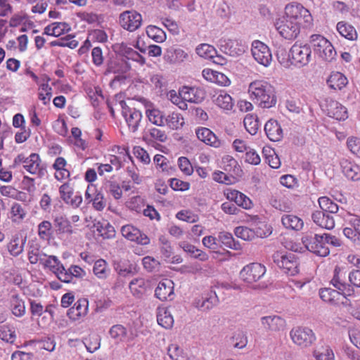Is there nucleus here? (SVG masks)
<instances>
[{
  "instance_id": "obj_1",
  "label": "nucleus",
  "mask_w": 360,
  "mask_h": 360,
  "mask_svg": "<svg viewBox=\"0 0 360 360\" xmlns=\"http://www.w3.org/2000/svg\"><path fill=\"white\" fill-rule=\"evenodd\" d=\"M310 12L298 3L285 6L284 15L277 20L276 28L285 39L293 40L297 37L302 28H308L312 24Z\"/></svg>"
},
{
  "instance_id": "obj_2",
  "label": "nucleus",
  "mask_w": 360,
  "mask_h": 360,
  "mask_svg": "<svg viewBox=\"0 0 360 360\" xmlns=\"http://www.w3.org/2000/svg\"><path fill=\"white\" fill-rule=\"evenodd\" d=\"M250 98L260 107L269 108L276 103L274 86L264 80H255L248 86Z\"/></svg>"
},
{
  "instance_id": "obj_3",
  "label": "nucleus",
  "mask_w": 360,
  "mask_h": 360,
  "mask_svg": "<svg viewBox=\"0 0 360 360\" xmlns=\"http://www.w3.org/2000/svg\"><path fill=\"white\" fill-rule=\"evenodd\" d=\"M15 167L22 165L23 168L30 174L42 176L45 173L41 158L39 154L33 153L26 157L23 154H19L13 160Z\"/></svg>"
},
{
  "instance_id": "obj_4",
  "label": "nucleus",
  "mask_w": 360,
  "mask_h": 360,
  "mask_svg": "<svg viewBox=\"0 0 360 360\" xmlns=\"http://www.w3.org/2000/svg\"><path fill=\"white\" fill-rule=\"evenodd\" d=\"M266 271L264 265L253 262L245 265L240 272V277L247 285L252 288L258 287L257 283L264 277Z\"/></svg>"
},
{
  "instance_id": "obj_5",
  "label": "nucleus",
  "mask_w": 360,
  "mask_h": 360,
  "mask_svg": "<svg viewBox=\"0 0 360 360\" xmlns=\"http://www.w3.org/2000/svg\"><path fill=\"white\" fill-rule=\"evenodd\" d=\"M314 52L326 62H332L337 55L332 44L324 37L319 34L311 36Z\"/></svg>"
},
{
  "instance_id": "obj_6",
  "label": "nucleus",
  "mask_w": 360,
  "mask_h": 360,
  "mask_svg": "<svg viewBox=\"0 0 360 360\" xmlns=\"http://www.w3.org/2000/svg\"><path fill=\"white\" fill-rule=\"evenodd\" d=\"M274 262L283 273L289 276H295L299 271V263L295 255L292 253L276 252L272 255Z\"/></svg>"
},
{
  "instance_id": "obj_7",
  "label": "nucleus",
  "mask_w": 360,
  "mask_h": 360,
  "mask_svg": "<svg viewBox=\"0 0 360 360\" xmlns=\"http://www.w3.org/2000/svg\"><path fill=\"white\" fill-rule=\"evenodd\" d=\"M302 241L309 251L319 257H326L329 255V248L326 245L322 235H306L302 237Z\"/></svg>"
},
{
  "instance_id": "obj_8",
  "label": "nucleus",
  "mask_w": 360,
  "mask_h": 360,
  "mask_svg": "<svg viewBox=\"0 0 360 360\" xmlns=\"http://www.w3.org/2000/svg\"><path fill=\"white\" fill-rule=\"evenodd\" d=\"M289 56L292 63L301 67L304 66L311 60V47L308 44L295 43L290 50Z\"/></svg>"
},
{
  "instance_id": "obj_9",
  "label": "nucleus",
  "mask_w": 360,
  "mask_h": 360,
  "mask_svg": "<svg viewBox=\"0 0 360 360\" xmlns=\"http://www.w3.org/2000/svg\"><path fill=\"white\" fill-rule=\"evenodd\" d=\"M60 198L63 202L73 209H77L82 203V196L80 192H75L70 183L63 184L58 188Z\"/></svg>"
},
{
  "instance_id": "obj_10",
  "label": "nucleus",
  "mask_w": 360,
  "mask_h": 360,
  "mask_svg": "<svg viewBox=\"0 0 360 360\" xmlns=\"http://www.w3.org/2000/svg\"><path fill=\"white\" fill-rule=\"evenodd\" d=\"M292 342L302 347H308L316 340L313 330L307 327H296L290 332Z\"/></svg>"
},
{
  "instance_id": "obj_11",
  "label": "nucleus",
  "mask_w": 360,
  "mask_h": 360,
  "mask_svg": "<svg viewBox=\"0 0 360 360\" xmlns=\"http://www.w3.org/2000/svg\"><path fill=\"white\" fill-rule=\"evenodd\" d=\"M251 53L254 59L260 65L268 67L272 60L270 49L264 43L255 40L252 43Z\"/></svg>"
},
{
  "instance_id": "obj_12",
  "label": "nucleus",
  "mask_w": 360,
  "mask_h": 360,
  "mask_svg": "<svg viewBox=\"0 0 360 360\" xmlns=\"http://www.w3.org/2000/svg\"><path fill=\"white\" fill-rule=\"evenodd\" d=\"M120 26L129 32H134L142 24V15L136 11H126L122 12L119 17Z\"/></svg>"
},
{
  "instance_id": "obj_13",
  "label": "nucleus",
  "mask_w": 360,
  "mask_h": 360,
  "mask_svg": "<svg viewBox=\"0 0 360 360\" xmlns=\"http://www.w3.org/2000/svg\"><path fill=\"white\" fill-rule=\"evenodd\" d=\"M122 108V114L124 117L129 130L132 132H136L142 120V114L141 111L136 108H129L127 105L124 101L119 103Z\"/></svg>"
},
{
  "instance_id": "obj_14",
  "label": "nucleus",
  "mask_w": 360,
  "mask_h": 360,
  "mask_svg": "<svg viewBox=\"0 0 360 360\" xmlns=\"http://www.w3.org/2000/svg\"><path fill=\"white\" fill-rule=\"evenodd\" d=\"M123 237L141 245H147L150 240L146 234L131 224H127L121 228Z\"/></svg>"
},
{
  "instance_id": "obj_15",
  "label": "nucleus",
  "mask_w": 360,
  "mask_h": 360,
  "mask_svg": "<svg viewBox=\"0 0 360 360\" xmlns=\"http://www.w3.org/2000/svg\"><path fill=\"white\" fill-rule=\"evenodd\" d=\"M87 203L92 202L94 208L97 211H102L106 206V200L103 194L98 191L94 184L88 185L84 194Z\"/></svg>"
},
{
  "instance_id": "obj_16",
  "label": "nucleus",
  "mask_w": 360,
  "mask_h": 360,
  "mask_svg": "<svg viewBox=\"0 0 360 360\" xmlns=\"http://www.w3.org/2000/svg\"><path fill=\"white\" fill-rule=\"evenodd\" d=\"M325 110L328 116L342 121L348 118L347 109L340 103L331 98L325 101Z\"/></svg>"
},
{
  "instance_id": "obj_17",
  "label": "nucleus",
  "mask_w": 360,
  "mask_h": 360,
  "mask_svg": "<svg viewBox=\"0 0 360 360\" xmlns=\"http://www.w3.org/2000/svg\"><path fill=\"white\" fill-rule=\"evenodd\" d=\"M196 53L201 58L210 60L216 64L222 65L224 58L217 54V51L213 46L208 44H201L195 49Z\"/></svg>"
},
{
  "instance_id": "obj_18",
  "label": "nucleus",
  "mask_w": 360,
  "mask_h": 360,
  "mask_svg": "<svg viewBox=\"0 0 360 360\" xmlns=\"http://www.w3.org/2000/svg\"><path fill=\"white\" fill-rule=\"evenodd\" d=\"M155 295L162 301L173 300L174 297L173 281L170 279H164L160 281L155 290Z\"/></svg>"
},
{
  "instance_id": "obj_19",
  "label": "nucleus",
  "mask_w": 360,
  "mask_h": 360,
  "mask_svg": "<svg viewBox=\"0 0 360 360\" xmlns=\"http://www.w3.org/2000/svg\"><path fill=\"white\" fill-rule=\"evenodd\" d=\"M224 194L229 200L234 202L237 205L245 210H249L252 206V200L238 191L228 188L224 191Z\"/></svg>"
},
{
  "instance_id": "obj_20",
  "label": "nucleus",
  "mask_w": 360,
  "mask_h": 360,
  "mask_svg": "<svg viewBox=\"0 0 360 360\" xmlns=\"http://www.w3.org/2000/svg\"><path fill=\"white\" fill-rule=\"evenodd\" d=\"M180 96L183 98L185 103H198L204 99L205 93L201 89L184 86L180 89Z\"/></svg>"
},
{
  "instance_id": "obj_21",
  "label": "nucleus",
  "mask_w": 360,
  "mask_h": 360,
  "mask_svg": "<svg viewBox=\"0 0 360 360\" xmlns=\"http://www.w3.org/2000/svg\"><path fill=\"white\" fill-rule=\"evenodd\" d=\"M261 324L266 330L277 332L284 330L285 321L279 316L270 315L262 317Z\"/></svg>"
},
{
  "instance_id": "obj_22",
  "label": "nucleus",
  "mask_w": 360,
  "mask_h": 360,
  "mask_svg": "<svg viewBox=\"0 0 360 360\" xmlns=\"http://www.w3.org/2000/svg\"><path fill=\"white\" fill-rule=\"evenodd\" d=\"M212 98L213 103L223 110H231L234 105L232 97L224 90L216 91Z\"/></svg>"
},
{
  "instance_id": "obj_23",
  "label": "nucleus",
  "mask_w": 360,
  "mask_h": 360,
  "mask_svg": "<svg viewBox=\"0 0 360 360\" xmlns=\"http://www.w3.org/2000/svg\"><path fill=\"white\" fill-rule=\"evenodd\" d=\"M264 131L266 136L271 141H279L283 136L281 126L276 120H268L264 125Z\"/></svg>"
},
{
  "instance_id": "obj_24",
  "label": "nucleus",
  "mask_w": 360,
  "mask_h": 360,
  "mask_svg": "<svg viewBox=\"0 0 360 360\" xmlns=\"http://www.w3.org/2000/svg\"><path fill=\"white\" fill-rule=\"evenodd\" d=\"M311 219L314 223L322 228L331 230L335 227V220L333 217L327 214L323 211H315L311 214Z\"/></svg>"
},
{
  "instance_id": "obj_25",
  "label": "nucleus",
  "mask_w": 360,
  "mask_h": 360,
  "mask_svg": "<svg viewBox=\"0 0 360 360\" xmlns=\"http://www.w3.org/2000/svg\"><path fill=\"white\" fill-rule=\"evenodd\" d=\"M89 302L86 299H79L68 312V316L72 320L77 321L85 316L88 312Z\"/></svg>"
},
{
  "instance_id": "obj_26",
  "label": "nucleus",
  "mask_w": 360,
  "mask_h": 360,
  "mask_svg": "<svg viewBox=\"0 0 360 360\" xmlns=\"http://www.w3.org/2000/svg\"><path fill=\"white\" fill-rule=\"evenodd\" d=\"M195 134L198 139L205 144L214 148L221 146V141L210 129L206 127L198 128L195 130Z\"/></svg>"
},
{
  "instance_id": "obj_27",
  "label": "nucleus",
  "mask_w": 360,
  "mask_h": 360,
  "mask_svg": "<svg viewBox=\"0 0 360 360\" xmlns=\"http://www.w3.org/2000/svg\"><path fill=\"white\" fill-rule=\"evenodd\" d=\"M321 299L332 305H338L342 302L345 296L338 290L330 288H321L319 290Z\"/></svg>"
},
{
  "instance_id": "obj_28",
  "label": "nucleus",
  "mask_w": 360,
  "mask_h": 360,
  "mask_svg": "<svg viewBox=\"0 0 360 360\" xmlns=\"http://www.w3.org/2000/svg\"><path fill=\"white\" fill-rule=\"evenodd\" d=\"M342 172L345 176L352 181L360 180V167L358 165L347 159L340 161Z\"/></svg>"
},
{
  "instance_id": "obj_29",
  "label": "nucleus",
  "mask_w": 360,
  "mask_h": 360,
  "mask_svg": "<svg viewBox=\"0 0 360 360\" xmlns=\"http://www.w3.org/2000/svg\"><path fill=\"white\" fill-rule=\"evenodd\" d=\"M85 274V271L80 266L72 265L68 269L64 268V271L59 273V280L64 283H70L73 278H82Z\"/></svg>"
},
{
  "instance_id": "obj_30",
  "label": "nucleus",
  "mask_w": 360,
  "mask_h": 360,
  "mask_svg": "<svg viewBox=\"0 0 360 360\" xmlns=\"http://www.w3.org/2000/svg\"><path fill=\"white\" fill-rule=\"evenodd\" d=\"M329 88L334 90H341L348 83L347 78L340 72H332L327 79Z\"/></svg>"
},
{
  "instance_id": "obj_31",
  "label": "nucleus",
  "mask_w": 360,
  "mask_h": 360,
  "mask_svg": "<svg viewBox=\"0 0 360 360\" xmlns=\"http://www.w3.org/2000/svg\"><path fill=\"white\" fill-rule=\"evenodd\" d=\"M70 30V27L68 23L56 22L45 27L44 34L58 37L68 32Z\"/></svg>"
},
{
  "instance_id": "obj_32",
  "label": "nucleus",
  "mask_w": 360,
  "mask_h": 360,
  "mask_svg": "<svg viewBox=\"0 0 360 360\" xmlns=\"http://www.w3.org/2000/svg\"><path fill=\"white\" fill-rule=\"evenodd\" d=\"M224 51L231 56H238L242 55L246 49V46L240 44L238 41L228 39L224 41V44L221 45Z\"/></svg>"
},
{
  "instance_id": "obj_33",
  "label": "nucleus",
  "mask_w": 360,
  "mask_h": 360,
  "mask_svg": "<svg viewBox=\"0 0 360 360\" xmlns=\"http://www.w3.org/2000/svg\"><path fill=\"white\" fill-rule=\"evenodd\" d=\"M281 222L285 228L294 231H300L304 226L303 220L294 214L283 215Z\"/></svg>"
},
{
  "instance_id": "obj_34",
  "label": "nucleus",
  "mask_w": 360,
  "mask_h": 360,
  "mask_svg": "<svg viewBox=\"0 0 360 360\" xmlns=\"http://www.w3.org/2000/svg\"><path fill=\"white\" fill-rule=\"evenodd\" d=\"M41 264L51 270L58 279L60 276L59 273L64 271L63 265L56 256H47L44 254Z\"/></svg>"
},
{
  "instance_id": "obj_35",
  "label": "nucleus",
  "mask_w": 360,
  "mask_h": 360,
  "mask_svg": "<svg viewBox=\"0 0 360 360\" xmlns=\"http://www.w3.org/2000/svg\"><path fill=\"white\" fill-rule=\"evenodd\" d=\"M179 246L187 253L190 254L193 257L198 259L202 262H205L209 259L208 255L202 250L198 249L194 245L182 241L179 243Z\"/></svg>"
},
{
  "instance_id": "obj_36",
  "label": "nucleus",
  "mask_w": 360,
  "mask_h": 360,
  "mask_svg": "<svg viewBox=\"0 0 360 360\" xmlns=\"http://www.w3.org/2000/svg\"><path fill=\"white\" fill-rule=\"evenodd\" d=\"M336 29L338 33L347 39L355 40L357 39V32L355 28L347 22H338Z\"/></svg>"
},
{
  "instance_id": "obj_37",
  "label": "nucleus",
  "mask_w": 360,
  "mask_h": 360,
  "mask_svg": "<svg viewBox=\"0 0 360 360\" xmlns=\"http://www.w3.org/2000/svg\"><path fill=\"white\" fill-rule=\"evenodd\" d=\"M188 53L180 48H170L167 49L165 58L171 63L184 62L188 58Z\"/></svg>"
},
{
  "instance_id": "obj_38",
  "label": "nucleus",
  "mask_w": 360,
  "mask_h": 360,
  "mask_svg": "<svg viewBox=\"0 0 360 360\" xmlns=\"http://www.w3.org/2000/svg\"><path fill=\"white\" fill-rule=\"evenodd\" d=\"M165 126H167L172 130L181 129L184 124L183 116L176 112H172L166 117H165Z\"/></svg>"
},
{
  "instance_id": "obj_39",
  "label": "nucleus",
  "mask_w": 360,
  "mask_h": 360,
  "mask_svg": "<svg viewBox=\"0 0 360 360\" xmlns=\"http://www.w3.org/2000/svg\"><path fill=\"white\" fill-rule=\"evenodd\" d=\"M157 321L165 328H170L174 324V319L170 311L164 307L158 309Z\"/></svg>"
},
{
  "instance_id": "obj_40",
  "label": "nucleus",
  "mask_w": 360,
  "mask_h": 360,
  "mask_svg": "<svg viewBox=\"0 0 360 360\" xmlns=\"http://www.w3.org/2000/svg\"><path fill=\"white\" fill-rule=\"evenodd\" d=\"M93 272L98 278L106 279L110 275V269L105 260L99 259L94 262Z\"/></svg>"
},
{
  "instance_id": "obj_41",
  "label": "nucleus",
  "mask_w": 360,
  "mask_h": 360,
  "mask_svg": "<svg viewBox=\"0 0 360 360\" xmlns=\"http://www.w3.org/2000/svg\"><path fill=\"white\" fill-rule=\"evenodd\" d=\"M120 51L128 59L137 62L143 65L146 63V59L139 53L128 46L126 44H120Z\"/></svg>"
},
{
  "instance_id": "obj_42",
  "label": "nucleus",
  "mask_w": 360,
  "mask_h": 360,
  "mask_svg": "<svg viewBox=\"0 0 360 360\" xmlns=\"http://www.w3.org/2000/svg\"><path fill=\"white\" fill-rule=\"evenodd\" d=\"M11 310L16 317H22L25 314V302L17 295H13L11 297Z\"/></svg>"
},
{
  "instance_id": "obj_43",
  "label": "nucleus",
  "mask_w": 360,
  "mask_h": 360,
  "mask_svg": "<svg viewBox=\"0 0 360 360\" xmlns=\"http://www.w3.org/2000/svg\"><path fill=\"white\" fill-rule=\"evenodd\" d=\"M146 114L148 120L152 124L158 127L165 126V115L164 112L159 109L155 108L147 109Z\"/></svg>"
},
{
  "instance_id": "obj_44",
  "label": "nucleus",
  "mask_w": 360,
  "mask_h": 360,
  "mask_svg": "<svg viewBox=\"0 0 360 360\" xmlns=\"http://www.w3.org/2000/svg\"><path fill=\"white\" fill-rule=\"evenodd\" d=\"M218 239L226 248L236 250L241 249L240 244L235 240L231 233L226 231L220 232L218 235Z\"/></svg>"
},
{
  "instance_id": "obj_45",
  "label": "nucleus",
  "mask_w": 360,
  "mask_h": 360,
  "mask_svg": "<svg viewBox=\"0 0 360 360\" xmlns=\"http://www.w3.org/2000/svg\"><path fill=\"white\" fill-rule=\"evenodd\" d=\"M54 225L56 228V231L60 233H68L71 235L74 233L70 221L64 217L60 216L56 217L54 219Z\"/></svg>"
},
{
  "instance_id": "obj_46",
  "label": "nucleus",
  "mask_w": 360,
  "mask_h": 360,
  "mask_svg": "<svg viewBox=\"0 0 360 360\" xmlns=\"http://www.w3.org/2000/svg\"><path fill=\"white\" fill-rule=\"evenodd\" d=\"M131 292L138 297H141L146 290V282L143 278H136L129 283Z\"/></svg>"
},
{
  "instance_id": "obj_47",
  "label": "nucleus",
  "mask_w": 360,
  "mask_h": 360,
  "mask_svg": "<svg viewBox=\"0 0 360 360\" xmlns=\"http://www.w3.org/2000/svg\"><path fill=\"white\" fill-rule=\"evenodd\" d=\"M215 297H206L195 298L193 302V305L199 310L208 311L213 308L215 304Z\"/></svg>"
},
{
  "instance_id": "obj_48",
  "label": "nucleus",
  "mask_w": 360,
  "mask_h": 360,
  "mask_svg": "<svg viewBox=\"0 0 360 360\" xmlns=\"http://www.w3.org/2000/svg\"><path fill=\"white\" fill-rule=\"evenodd\" d=\"M271 205L278 210L288 212L292 210L291 202L285 196H275L271 199Z\"/></svg>"
},
{
  "instance_id": "obj_49",
  "label": "nucleus",
  "mask_w": 360,
  "mask_h": 360,
  "mask_svg": "<svg viewBox=\"0 0 360 360\" xmlns=\"http://www.w3.org/2000/svg\"><path fill=\"white\" fill-rule=\"evenodd\" d=\"M146 32L148 37L157 43H162L166 40L167 36L165 32L155 25H148L146 27Z\"/></svg>"
},
{
  "instance_id": "obj_50",
  "label": "nucleus",
  "mask_w": 360,
  "mask_h": 360,
  "mask_svg": "<svg viewBox=\"0 0 360 360\" xmlns=\"http://www.w3.org/2000/svg\"><path fill=\"white\" fill-rule=\"evenodd\" d=\"M53 94V89L46 83H43L39 89L38 98L45 105L50 103Z\"/></svg>"
},
{
  "instance_id": "obj_51",
  "label": "nucleus",
  "mask_w": 360,
  "mask_h": 360,
  "mask_svg": "<svg viewBox=\"0 0 360 360\" xmlns=\"http://www.w3.org/2000/svg\"><path fill=\"white\" fill-rule=\"evenodd\" d=\"M221 165L223 168L227 172L238 174L240 171L236 160L229 155H226L222 158Z\"/></svg>"
},
{
  "instance_id": "obj_52",
  "label": "nucleus",
  "mask_w": 360,
  "mask_h": 360,
  "mask_svg": "<svg viewBox=\"0 0 360 360\" xmlns=\"http://www.w3.org/2000/svg\"><path fill=\"white\" fill-rule=\"evenodd\" d=\"M320 208L323 212L330 213L338 212L339 207L338 205L334 202L331 199L326 196L320 197L318 200Z\"/></svg>"
},
{
  "instance_id": "obj_53",
  "label": "nucleus",
  "mask_w": 360,
  "mask_h": 360,
  "mask_svg": "<svg viewBox=\"0 0 360 360\" xmlns=\"http://www.w3.org/2000/svg\"><path fill=\"white\" fill-rule=\"evenodd\" d=\"M26 216V211L18 202H14L11 207V219L15 223H20Z\"/></svg>"
},
{
  "instance_id": "obj_54",
  "label": "nucleus",
  "mask_w": 360,
  "mask_h": 360,
  "mask_svg": "<svg viewBox=\"0 0 360 360\" xmlns=\"http://www.w3.org/2000/svg\"><path fill=\"white\" fill-rule=\"evenodd\" d=\"M235 235L244 240H252L258 236L252 229L247 226H238L235 229Z\"/></svg>"
},
{
  "instance_id": "obj_55",
  "label": "nucleus",
  "mask_w": 360,
  "mask_h": 360,
  "mask_svg": "<svg viewBox=\"0 0 360 360\" xmlns=\"http://www.w3.org/2000/svg\"><path fill=\"white\" fill-rule=\"evenodd\" d=\"M244 127L246 131L251 135L257 134L259 128L257 118L252 115H248L243 120Z\"/></svg>"
},
{
  "instance_id": "obj_56",
  "label": "nucleus",
  "mask_w": 360,
  "mask_h": 360,
  "mask_svg": "<svg viewBox=\"0 0 360 360\" xmlns=\"http://www.w3.org/2000/svg\"><path fill=\"white\" fill-rule=\"evenodd\" d=\"M96 229L99 235L103 238H112L115 235L114 227L107 221L98 223Z\"/></svg>"
},
{
  "instance_id": "obj_57",
  "label": "nucleus",
  "mask_w": 360,
  "mask_h": 360,
  "mask_svg": "<svg viewBox=\"0 0 360 360\" xmlns=\"http://www.w3.org/2000/svg\"><path fill=\"white\" fill-rule=\"evenodd\" d=\"M344 278L345 276H342L340 268L336 266L334 269V275L330 282L338 290L344 291L346 288Z\"/></svg>"
},
{
  "instance_id": "obj_58",
  "label": "nucleus",
  "mask_w": 360,
  "mask_h": 360,
  "mask_svg": "<svg viewBox=\"0 0 360 360\" xmlns=\"http://www.w3.org/2000/svg\"><path fill=\"white\" fill-rule=\"evenodd\" d=\"M167 96L168 99L174 105H177L181 110H186L188 106L181 96H180V90L177 93L175 90H170Z\"/></svg>"
},
{
  "instance_id": "obj_59",
  "label": "nucleus",
  "mask_w": 360,
  "mask_h": 360,
  "mask_svg": "<svg viewBox=\"0 0 360 360\" xmlns=\"http://www.w3.org/2000/svg\"><path fill=\"white\" fill-rule=\"evenodd\" d=\"M87 351L93 353L100 347V339L96 335H91L83 340Z\"/></svg>"
},
{
  "instance_id": "obj_60",
  "label": "nucleus",
  "mask_w": 360,
  "mask_h": 360,
  "mask_svg": "<svg viewBox=\"0 0 360 360\" xmlns=\"http://www.w3.org/2000/svg\"><path fill=\"white\" fill-rule=\"evenodd\" d=\"M314 355L316 360H335L334 353L328 346L316 350Z\"/></svg>"
},
{
  "instance_id": "obj_61",
  "label": "nucleus",
  "mask_w": 360,
  "mask_h": 360,
  "mask_svg": "<svg viewBox=\"0 0 360 360\" xmlns=\"http://www.w3.org/2000/svg\"><path fill=\"white\" fill-rule=\"evenodd\" d=\"M146 135L149 136L150 139L160 142H165L167 139V136L164 131L155 127L148 129Z\"/></svg>"
},
{
  "instance_id": "obj_62",
  "label": "nucleus",
  "mask_w": 360,
  "mask_h": 360,
  "mask_svg": "<svg viewBox=\"0 0 360 360\" xmlns=\"http://www.w3.org/2000/svg\"><path fill=\"white\" fill-rule=\"evenodd\" d=\"M51 223L49 221H43L38 225V235L44 240H48L51 237Z\"/></svg>"
},
{
  "instance_id": "obj_63",
  "label": "nucleus",
  "mask_w": 360,
  "mask_h": 360,
  "mask_svg": "<svg viewBox=\"0 0 360 360\" xmlns=\"http://www.w3.org/2000/svg\"><path fill=\"white\" fill-rule=\"evenodd\" d=\"M109 333L111 338L117 341H123L127 335L126 328L120 324L113 326Z\"/></svg>"
},
{
  "instance_id": "obj_64",
  "label": "nucleus",
  "mask_w": 360,
  "mask_h": 360,
  "mask_svg": "<svg viewBox=\"0 0 360 360\" xmlns=\"http://www.w3.org/2000/svg\"><path fill=\"white\" fill-rule=\"evenodd\" d=\"M167 353L172 360H184L183 349L176 344L169 346Z\"/></svg>"
}]
</instances>
